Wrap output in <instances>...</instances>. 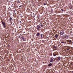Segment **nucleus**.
I'll use <instances>...</instances> for the list:
<instances>
[{
  "label": "nucleus",
  "instance_id": "obj_3",
  "mask_svg": "<svg viewBox=\"0 0 73 73\" xmlns=\"http://www.w3.org/2000/svg\"><path fill=\"white\" fill-rule=\"evenodd\" d=\"M40 26H39V25H38L37 26V29L38 30H38H39V29H40Z\"/></svg>",
  "mask_w": 73,
  "mask_h": 73
},
{
  "label": "nucleus",
  "instance_id": "obj_2",
  "mask_svg": "<svg viewBox=\"0 0 73 73\" xmlns=\"http://www.w3.org/2000/svg\"><path fill=\"white\" fill-rule=\"evenodd\" d=\"M57 60H58V61H60L61 60V57L60 56H58L57 57Z\"/></svg>",
  "mask_w": 73,
  "mask_h": 73
},
{
  "label": "nucleus",
  "instance_id": "obj_11",
  "mask_svg": "<svg viewBox=\"0 0 73 73\" xmlns=\"http://www.w3.org/2000/svg\"><path fill=\"white\" fill-rule=\"evenodd\" d=\"M40 26L41 27H43V25H42V24H41Z\"/></svg>",
  "mask_w": 73,
  "mask_h": 73
},
{
  "label": "nucleus",
  "instance_id": "obj_7",
  "mask_svg": "<svg viewBox=\"0 0 73 73\" xmlns=\"http://www.w3.org/2000/svg\"><path fill=\"white\" fill-rule=\"evenodd\" d=\"M60 33L61 35H64V32H60Z\"/></svg>",
  "mask_w": 73,
  "mask_h": 73
},
{
  "label": "nucleus",
  "instance_id": "obj_4",
  "mask_svg": "<svg viewBox=\"0 0 73 73\" xmlns=\"http://www.w3.org/2000/svg\"><path fill=\"white\" fill-rule=\"evenodd\" d=\"M50 62H53V59H52V58H50Z\"/></svg>",
  "mask_w": 73,
  "mask_h": 73
},
{
  "label": "nucleus",
  "instance_id": "obj_9",
  "mask_svg": "<svg viewBox=\"0 0 73 73\" xmlns=\"http://www.w3.org/2000/svg\"><path fill=\"white\" fill-rule=\"evenodd\" d=\"M40 35V33H37L36 35V36H38Z\"/></svg>",
  "mask_w": 73,
  "mask_h": 73
},
{
  "label": "nucleus",
  "instance_id": "obj_18",
  "mask_svg": "<svg viewBox=\"0 0 73 73\" xmlns=\"http://www.w3.org/2000/svg\"><path fill=\"white\" fill-rule=\"evenodd\" d=\"M70 40H67V42H69Z\"/></svg>",
  "mask_w": 73,
  "mask_h": 73
},
{
  "label": "nucleus",
  "instance_id": "obj_21",
  "mask_svg": "<svg viewBox=\"0 0 73 73\" xmlns=\"http://www.w3.org/2000/svg\"><path fill=\"white\" fill-rule=\"evenodd\" d=\"M46 5V3H44V5Z\"/></svg>",
  "mask_w": 73,
  "mask_h": 73
},
{
  "label": "nucleus",
  "instance_id": "obj_26",
  "mask_svg": "<svg viewBox=\"0 0 73 73\" xmlns=\"http://www.w3.org/2000/svg\"><path fill=\"white\" fill-rule=\"evenodd\" d=\"M43 64H44V62H43Z\"/></svg>",
  "mask_w": 73,
  "mask_h": 73
},
{
  "label": "nucleus",
  "instance_id": "obj_19",
  "mask_svg": "<svg viewBox=\"0 0 73 73\" xmlns=\"http://www.w3.org/2000/svg\"><path fill=\"white\" fill-rule=\"evenodd\" d=\"M19 38H21L20 37V36H19Z\"/></svg>",
  "mask_w": 73,
  "mask_h": 73
},
{
  "label": "nucleus",
  "instance_id": "obj_22",
  "mask_svg": "<svg viewBox=\"0 0 73 73\" xmlns=\"http://www.w3.org/2000/svg\"><path fill=\"white\" fill-rule=\"evenodd\" d=\"M19 23H21V21H19Z\"/></svg>",
  "mask_w": 73,
  "mask_h": 73
},
{
  "label": "nucleus",
  "instance_id": "obj_13",
  "mask_svg": "<svg viewBox=\"0 0 73 73\" xmlns=\"http://www.w3.org/2000/svg\"><path fill=\"white\" fill-rule=\"evenodd\" d=\"M40 36L42 38V34H41V35Z\"/></svg>",
  "mask_w": 73,
  "mask_h": 73
},
{
  "label": "nucleus",
  "instance_id": "obj_27",
  "mask_svg": "<svg viewBox=\"0 0 73 73\" xmlns=\"http://www.w3.org/2000/svg\"><path fill=\"white\" fill-rule=\"evenodd\" d=\"M14 12H15V11H14Z\"/></svg>",
  "mask_w": 73,
  "mask_h": 73
},
{
  "label": "nucleus",
  "instance_id": "obj_10",
  "mask_svg": "<svg viewBox=\"0 0 73 73\" xmlns=\"http://www.w3.org/2000/svg\"><path fill=\"white\" fill-rule=\"evenodd\" d=\"M53 56H56V54L54 53H53Z\"/></svg>",
  "mask_w": 73,
  "mask_h": 73
},
{
  "label": "nucleus",
  "instance_id": "obj_17",
  "mask_svg": "<svg viewBox=\"0 0 73 73\" xmlns=\"http://www.w3.org/2000/svg\"><path fill=\"white\" fill-rule=\"evenodd\" d=\"M61 10L62 11V12H63V11H64V10H63V9H61Z\"/></svg>",
  "mask_w": 73,
  "mask_h": 73
},
{
  "label": "nucleus",
  "instance_id": "obj_6",
  "mask_svg": "<svg viewBox=\"0 0 73 73\" xmlns=\"http://www.w3.org/2000/svg\"><path fill=\"white\" fill-rule=\"evenodd\" d=\"M54 37L55 38H58V35L57 34H56V35L54 36Z\"/></svg>",
  "mask_w": 73,
  "mask_h": 73
},
{
  "label": "nucleus",
  "instance_id": "obj_8",
  "mask_svg": "<svg viewBox=\"0 0 73 73\" xmlns=\"http://www.w3.org/2000/svg\"><path fill=\"white\" fill-rule=\"evenodd\" d=\"M52 64L51 63H50V64H49L48 65V66H52Z\"/></svg>",
  "mask_w": 73,
  "mask_h": 73
},
{
  "label": "nucleus",
  "instance_id": "obj_1",
  "mask_svg": "<svg viewBox=\"0 0 73 73\" xmlns=\"http://www.w3.org/2000/svg\"><path fill=\"white\" fill-rule=\"evenodd\" d=\"M1 23H2V24L3 25V27H4V28L5 27V22H3V21H1Z\"/></svg>",
  "mask_w": 73,
  "mask_h": 73
},
{
  "label": "nucleus",
  "instance_id": "obj_12",
  "mask_svg": "<svg viewBox=\"0 0 73 73\" xmlns=\"http://www.w3.org/2000/svg\"><path fill=\"white\" fill-rule=\"evenodd\" d=\"M12 18H11V17H10V21H11V20H12Z\"/></svg>",
  "mask_w": 73,
  "mask_h": 73
},
{
  "label": "nucleus",
  "instance_id": "obj_25",
  "mask_svg": "<svg viewBox=\"0 0 73 73\" xmlns=\"http://www.w3.org/2000/svg\"><path fill=\"white\" fill-rule=\"evenodd\" d=\"M21 7V6H19V7Z\"/></svg>",
  "mask_w": 73,
  "mask_h": 73
},
{
  "label": "nucleus",
  "instance_id": "obj_14",
  "mask_svg": "<svg viewBox=\"0 0 73 73\" xmlns=\"http://www.w3.org/2000/svg\"><path fill=\"white\" fill-rule=\"evenodd\" d=\"M61 43L62 44H64V42H61Z\"/></svg>",
  "mask_w": 73,
  "mask_h": 73
},
{
  "label": "nucleus",
  "instance_id": "obj_16",
  "mask_svg": "<svg viewBox=\"0 0 73 73\" xmlns=\"http://www.w3.org/2000/svg\"><path fill=\"white\" fill-rule=\"evenodd\" d=\"M54 48H55V49H56V46H54Z\"/></svg>",
  "mask_w": 73,
  "mask_h": 73
},
{
  "label": "nucleus",
  "instance_id": "obj_15",
  "mask_svg": "<svg viewBox=\"0 0 73 73\" xmlns=\"http://www.w3.org/2000/svg\"><path fill=\"white\" fill-rule=\"evenodd\" d=\"M69 42H72V40H70Z\"/></svg>",
  "mask_w": 73,
  "mask_h": 73
},
{
  "label": "nucleus",
  "instance_id": "obj_5",
  "mask_svg": "<svg viewBox=\"0 0 73 73\" xmlns=\"http://www.w3.org/2000/svg\"><path fill=\"white\" fill-rule=\"evenodd\" d=\"M24 37V36H23L21 37V38L24 41H25V39Z\"/></svg>",
  "mask_w": 73,
  "mask_h": 73
},
{
  "label": "nucleus",
  "instance_id": "obj_24",
  "mask_svg": "<svg viewBox=\"0 0 73 73\" xmlns=\"http://www.w3.org/2000/svg\"><path fill=\"white\" fill-rule=\"evenodd\" d=\"M19 28H21V27H20V26L19 27Z\"/></svg>",
  "mask_w": 73,
  "mask_h": 73
},
{
  "label": "nucleus",
  "instance_id": "obj_28",
  "mask_svg": "<svg viewBox=\"0 0 73 73\" xmlns=\"http://www.w3.org/2000/svg\"><path fill=\"white\" fill-rule=\"evenodd\" d=\"M58 46H59L58 45Z\"/></svg>",
  "mask_w": 73,
  "mask_h": 73
},
{
  "label": "nucleus",
  "instance_id": "obj_23",
  "mask_svg": "<svg viewBox=\"0 0 73 73\" xmlns=\"http://www.w3.org/2000/svg\"><path fill=\"white\" fill-rule=\"evenodd\" d=\"M67 50H69V48H67Z\"/></svg>",
  "mask_w": 73,
  "mask_h": 73
},
{
  "label": "nucleus",
  "instance_id": "obj_20",
  "mask_svg": "<svg viewBox=\"0 0 73 73\" xmlns=\"http://www.w3.org/2000/svg\"><path fill=\"white\" fill-rule=\"evenodd\" d=\"M42 42H44V40H42Z\"/></svg>",
  "mask_w": 73,
  "mask_h": 73
}]
</instances>
